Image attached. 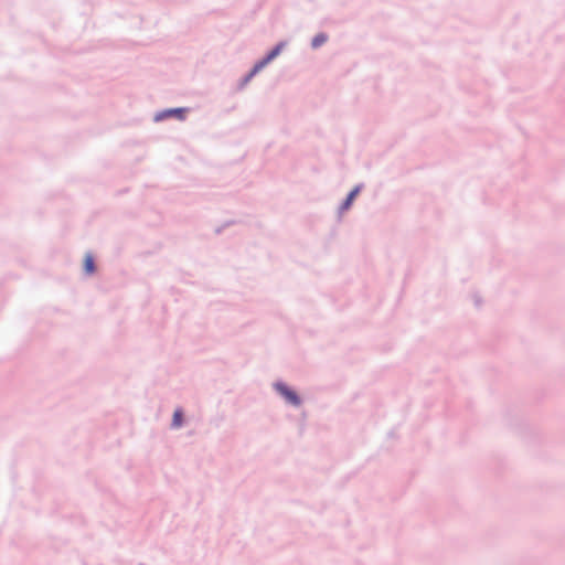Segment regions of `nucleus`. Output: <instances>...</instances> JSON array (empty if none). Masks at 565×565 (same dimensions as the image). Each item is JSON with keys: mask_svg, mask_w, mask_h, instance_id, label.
Segmentation results:
<instances>
[{"mask_svg": "<svg viewBox=\"0 0 565 565\" xmlns=\"http://www.w3.org/2000/svg\"><path fill=\"white\" fill-rule=\"evenodd\" d=\"M282 49V43L276 45L268 54L265 58H263L262 61H259L257 64H255V66L253 67V70L250 71L249 75H248V78H250L252 76H254L255 74H257L262 68H264L269 62H271L275 57H277L280 53Z\"/></svg>", "mask_w": 565, "mask_h": 565, "instance_id": "nucleus-1", "label": "nucleus"}, {"mask_svg": "<svg viewBox=\"0 0 565 565\" xmlns=\"http://www.w3.org/2000/svg\"><path fill=\"white\" fill-rule=\"evenodd\" d=\"M276 390L289 402L290 404L298 406L300 404V398L289 387H287L285 384L278 383L276 384Z\"/></svg>", "mask_w": 565, "mask_h": 565, "instance_id": "nucleus-2", "label": "nucleus"}, {"mask_svg": "<svg viewBox=\"0 0 565 565\" xmlns=\"http://www.w3.org/2000/svg\"><path fill=\"white\" fill-rule=\"evenodd\" d=\"M84 270L88 274V275H92L94 274L95 271V264H94V258L90 254H87L84 258Z\"/></svg>", "mask_w": 565, "mask_h": 565, "instance_id": "nucleus-3", "label": "nucleus"}, {"mask_svg": "<svg viewBox=\"0 0 565 565\" xmlns=\"http://www.w3.org/2000/svg\"><path fill=\"white\" fill-rule=\"evenodd\" d=\"M183 420V413L181 409H175L173 414L172 425L174 427H180Z\"/></svg>", "mask_w": 565, "mask_h": 565, "instance_id": "nucleus-4", "label": "nucleus"}, {"mask_svg": "<svg viewBox=\"0 0 565 565\" xmlns=\"http://www.w3.org/2000/svg\"><path fill=\"white\" fill-rule=\"evenodd\" d=\"M358 193H359V189H358V188H356V189H354V190H352V191L349 193V195H348L347 200L344 201V203H343V205H342V209H344V210L349 209V207H350V205H351V203H352V201L354 200V198L356 196V194H358Z\"/></svg>", "mask_w": 565, "mask_h": 565, "instance_id": "nucleus-5", "label": "nucleus"}, {"mask_svg": "<svg viewBox=\"0 0 565 565\" xmlns=\"http://www.w3.org/2000/svg\"><path fill=\"white\" fill-rule=\"evenodd\" d=\"M327 41V35L324 34H318L313 38L312 40V47L317 49L319 46H321L324 42Z\"/></svg>", "mask_w": 565, "mask_h": 565, "instance_id": "nucleus-6", "label": "nucleus"}, {"mask_svg": "<svg viewBox=\"0 0 565 565\" xmlns=\"http://www.w3.org/2000/svg\"><path fill=\"white\" fill-rule=\"evenodd\" d=\"M183 114H184V109L183 108L170 109V110L164 113L166 116L174 115V116L179 117L180 119L183 118Z\"/></svg>", "mask_w": 565, "mask_h": 565, "instance_id": "nucleus-7", "label": "nucleus"}]
</instances>
